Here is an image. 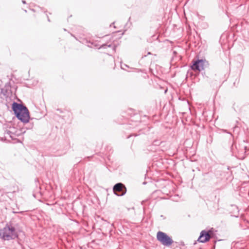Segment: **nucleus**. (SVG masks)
Masks as SVG:
<instances>
[{"label": "nucleus", "instance_id": "6e6552de", "mask_svg": "<svg viewBox=\"0 0 249 249\" xmlns=\"http://www.w3.org/2000/svg\"><path fill=\"white\" fill-rule=\"evenodd\" d=\"M22 2L24 4L26 3V1L25 0H22Z\"/></svg>", "mask_w": 249, "mask_h": 249}, {"label": "nucleus", "instance_id": "39448f33", "mask_svg": "<svg viewBox=\"0 0 249 249\" xmlns=\"http://www.w3.org/2000/svg\"><path fill=\"white\" fill-rule=\"evenodd\" d=\"M114 193L118 196H123L126 192V188L122 183H116L113 188Z\"/></svg>", "mask_w": 249, "mask_h": 249}, {"label": "nucleus", "instance_id": "f257e3e1", "mask_svg": "<svg viewBox=\"0 0 249 249\" xmlns=\"http://www.w3.org/2000/svg\"><path fill=\"white\" fill-rule=\"evenodd\" d=\"M12 109L18 120L23 123L29 122L30 119L29 112L25 106L14 102L12 105Z\"/></svg>", "mask_w": 249, "mask_h": 249}, {"label": "nucleus", "instance_id": "f03ea898", "mask_svg": "<svg viewBox=\"0 0 249 249\" xmlns=\"http://www.w3.org/2000/svg\"><path fill=\"white\" fill-rule=\"evenodd\" d=\"M18 235L15 227L11 225L7 224L0 230V237L4 240H10L18 237Z\"/></svg>", "mask_w": 249, "mask_h": 249}, {"label": "nucleus", "instance_id": "0eeeda50", "mask_svg": "<svg viewBox=\"0 0 249 249\" xmlns=\"http://www.w3.org/2000/svg\"><path fill=\"white\" fill-rule=\"evenodd\" d=\"M107 47L111 48L112 49L113 52H115V51L116 46L115 45H112L111 44H109V45H107L106 44H103L100 47V48L105 49Z\"/></svg>", "mask_w": 249, "mask_h": 249}, {"label": "nucleus", "instance_id": "7ed1b4c3", "mask_svg": "<svg viewBox=\"0 0 249 249\" xmlns=\"http://www.w3.org/2000/svg\"><path fill=\"white\" fill-rule=\"evenodd\" d=\"M157 239L164 246L169 247L173 243V240L171 237L169 236L166 233L160 231L157 232Z\"/></svg>", "mask_w": 249, "mask_h": 249}, {"label": "nucleus", "instance_id": "20e7f679", "mask_svg": "<svg viewBox=\"0 0 249 249\" xmlns=\"http://www.w3.org/2000/svg\"><path fill=\"white\" fill-rule=\"evenodd\" d=\"M213 234V232L212 230H208L207 231L206 230H203L200 233L197 241L201 243L207 242L212 237Z\"/></svg>", "mask_w": 249, "mask_h": 249}, {"label": "nucleus", "instance_id": "423d86ee", "mask_svg": "<svg viewBox=\"0 0 249 249\" xmlns=\"http://www.w3.org/2000/svg\"><path fill=\"white\" fill-rule=\"evenodd\" d=\"M204 62L202 60H198L196 61L191 66L192 70L201 71L204 69Z\"/></svg>", "mask_w": 249, "mask_h": 249}]
</instances>
